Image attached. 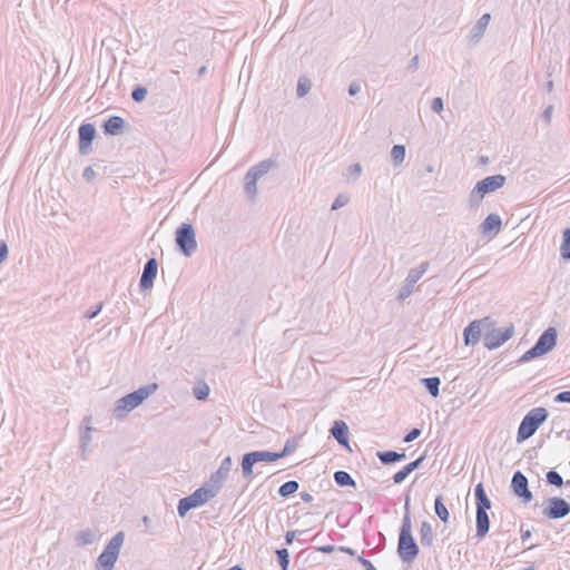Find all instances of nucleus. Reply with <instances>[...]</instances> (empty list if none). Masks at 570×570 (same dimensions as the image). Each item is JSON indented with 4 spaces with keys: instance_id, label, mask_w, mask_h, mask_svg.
<instances>
[{
    "instance_id": "f257e3e1",
    "label": "nucleus",
    "mask_w": 570,
    "mask_h": 570,
    "mask_svg": "<svg viewBox=\"0 0 570 570\" xmlns=\"http://www.w3.org/2000/svg\"><path fill=\"white\" fill-rule=\"evenodd\" d=\"M409 497H406L405 500V507H404V515L402 519V524L400 529L399 534V542H397V553L399 557L403 562H411L413 561L419 552V546L416 544L413 535H412V523H411V515H410V509H409Z\"/></svg>"
},
{
    "instance_id": "f03ea898",
    "label": "nucleus",
    "mask_w": 570,
    "mask_h": 570,
    "mask_svg": "<svg viewBox=\"0 0 570 570\" xmlns=\"http://www.w3.org/2000/svg\"><path fill=\"white\" fill-rule=\"evenodd\" d=\"M158 389L157 383H150L144 386H140L138 390L126 394L120 397L114 407V415L117 419L125 417L130 411L138 407L147 397L154 394Z\"/></svg>"
},
{
    "instance_id": "7ed1b4c3",
    "label": "nucleus",
    "mask_w": 570,
    "mask_h": 570,
    "mask_svg": "<svg viewBox=\"0 0 570 570\" xmlns=\"http://www.w3.org/2000/svg\"><path fill=\"white\" fill-rule=\"evenodd\" d=\"M507 177L501 174L488 176L475 184L469 195V206L479 207L487 194L493 193L504 186Z\"/></svg>"
},
{
    "instance_id": "20e7f679",
    "label": "nucleus",
    "mask_w": 570,
    "mask_h": 570,
    "mask_svg": "<svg viewBox=\"0 0 570 570\" xmlns=\"http://www.w3.org/2000/svg\"><path fill=\"white\" fill-rule=\"evenodd\" d=\"M558 332L554 327H548L537 340L535 344L528 350L519 360L518 363H527L533 358L546 355L557 345Z\"/></svg>"
},
{
    "instance_id": "39448f33",
    "label": "nucleus",
    "mask_w": 570,
    "mask_h": 570,
    "mask_svg": "<svg viewBox=\"0 0 570 570\" xmlns=\"http://www.w3.org/2000/svg\"><path fill=\"white\" fill-rule=\"evenodd\" d=\"M548 411L544 407L531 409L522 419L518 429V441L531 438L548 419Z\"/></svg>"
},
{
    "instance_id": "423d86ee",
    "label": "nucleus",
    "mask_w": 570,
    "mask_h": 570,
    "mask_svg": "<svg viewBox=\"0 0 570 570\" xmlns=\"http://www.w3.org/2000/svg\"><path fill=\"white\" fill-rule=\"evenodd\" d=\"M299 438H293L287 440L284 448L279 452H272V451H252L248 453H245L242 456L240 463H258V462H275L278 459H282L284 456H287L288 454L293 453L297 446H298Z\"/></svg>"
},
{
    "instance_id": "0eeeda50",
    "label": "nucleus",
    "mask_w": 570,
    "mask_h": 570,
    "mask_svg": "<svg viewBox=\"0 0 570 570\" xmlns=\"http://www.w3.org/2000/svg\"><path fill=\"white\" fill-rule=\"evenodd\" d=\"M175 243L178 250L186 257H190L197 249L196 233L189 223H183L175 233Z\"/></svg>"
},
{
    "instance_id": "6e6552de",
    "label": "nucleus",
    "mask_w": 570,
    "mask_h": 570,
    "mask_svg": "<svg viewBox=\"0 0 570 570\" xmlns=\"http://www.w3.org/2000/svg\"><path fill=\"white\" fill-rule=\"evenodd\" d=\"M274 166L271 159L263 160L257 165L249 168L245 175V191L250 200H254L257 195V180L267 174Z\"/></svg>"
},
{
    "instance_id": "1a4fd4ad",
    "label": "nucleus",
    "mask_w": 570,
    "mask_h": 570,
    "mask_svg": "<svg viewBox=\"0 0 570 570\" xmlns=\"http://www.w3.org/2000/svg\"><path fill=\"white\" fill-rule=\"evenodd\" d=\"M212 499L207 495L205 489L198 488L191 494L181 498L177 504V513L180 518H185L186 514L198 507L206 504Z\"/></svg>"
},
{
    "instance_id": "9d476101",
    "label": "nucleus",
    "mask_w": 570,
    "mask_h": 570,
    "mask_svg": "<svg viewBox=\"0 0 570 570\" xmlns=\"http://www.w3.org/2000/svg\"><path fill=\"white\" fill-rule=\"evenodd\" d=\"M570 513V503L560 497H552L546 500L542 514L550 520L562 519Z\"/></svg>"
},
{
    "instance_id": "9b49d317",
    "label": "nucleus",
    "mask_w": 570,
    "mask_h": 570,
    "mask_svg": "<svg viewBox=\"0 0 570 570\" xmlns=\"http://www.w3.org/2000/svg\"><path fill=\"white\" fill-rule=\"evenodd\" d=\"M430 267L429 262H422L417 267L411 268L409 271V274L404 281V284L402 285L397 298L403 301L407 298L412 293L415 284L419 282V279L428 272Z\"/></svg>"
},
{
    "instance_id": "f8f14e48",
    "label": "nucleus",
    "mask_w": 570,
    "mask_h": 570,
    "mask_svg": "<svg viewBox=\"0 0 570 570\" xmlns=\"http://www.w3.org/2000/svg\"><path fill=\"white\" fill-rule=\"evenodd\" d=\"M229 471L228 465H219L218 470L212 473L209 479L202 485V489H205L210 499L215 498L220 492L229 475Z\"/></svg>"
},
{
    "instance_id": "ddd939ff",
    "label": "nucleus",
    "mask_w": 570,
    "mask_h": 570,
    "mask_svg": "<svg viewBox=\"0 0 570 570\" xmlns=\"http://www.w3.org/2000/svg\"><path fill=\"white\" fill-rule=\"evenodd\" d=\"M514 334V326L511 324L504 330L491 328L484 334L483 344L488 350H495L509 341Z\"/></svg>"
},
{
    "instance_id": "4468645a",
    "label": "nucleus",
    "mask_w": 570,
    "mask_h": 570,
    "mask_svg": "<svg viewBox=\"0 0 570 570\" xmlns=\"http://www.w3.org/2000/svg\"><path fill=\"white\" fill-rule=\"evenodd\" d=\"M492 324L490 317L472 321L463 332L465 345H475L481 338L482 331L490 328Z\"/></svg>"
},
{
    "instance_id": "2eb2a0df",
    "label": "nucleus",
    "mask_w": 570,
    "mask_h": 570,
    "mask_svg": "<svg viewBox=\"0 0 570 570\" xmlns=\"http://www.w3.org/2000/svg\"><path fill=\"white\" fill-rule=\"evenodd\" d=\"M79 134V154L88 155L91 151V145L96 138V127L92 124L86 122L80 125L78 129Z\"/></svg>"
},
{
    "instance_id": "dca6fc26",
    "label": "nucleus",
    "mask_w": 570,
    "mask_h": 570,
    "mask_svg": "<svg viewBox=\"0 0 570 570\" xmlns=\"http://www.w3.org/2000/svg\"><path fill=\"white\" fill-rule=\"evenodd\" d=\"M528 484V478L521 471L514 472L511 481L512 491L518 498L522 499L523 502L525 503L530 502L533 498Z\"/></svg>"
},
{
    "instance_id": "f3484780",
    "label": "nucleus",
    "mask_w": 570,
    "mask_h": 570,
    "mask_svg": "<svg viewBox=\"0 0 570 570\" xmlns=\"http://www.w3.org/2000/svg\"><path fill=\"white\" fill-rule=\"evenodd\" d=\"M158 263L156 258H149L142 269V274L139 281V287L141 291L149 289L154 285V281L157 276Z\"/></svg>"
},
{
    "instance_id": "a211bd4d",
    "label": "nucleus",
    "mask_w": 570,
    "mask_h": 570,
    "mask_svg": "<svg viewBox=\"0 0 570 570\" xmlns=\"http://www.w3.org/2000/svg\"><path fill=\"white\" fill-rule=\"evenodd\" d=\"M91 420L92 417L90 415H87L83 417L81 426H80V450H81V460L86 461L88 458L86 456L88 444L91 442L92 439V432L96 430L91 426Z\"/></svg>"
},
{
    "instance_id": "6ab92c4d",
    "label": "nucleus",
    "mask_w": 570,
    "mask_h": 570,
    "mask_svg": "<svg viewBox=\"0 0 570 570\" xmlns=\"http://www.w3.org/2000/svg\"><path fill=\"white\" fill-rule=\"evenodd\" d=\"M491 20L490 13L482 14L476 23L471 28L468 39L471 43H478L483 37Z\"/></svg>"
},
{
    "instance_id": "aec40b11",
    "label": "nucleus",
    "mask_w": 570,
    "mask_h": 570,
    "mask_svg": "<svg viewBox=\"0 0 570 570\" xmlns=\"http://www.w3.org/2000/svg\"><path fill=\"white\" fill-rule=\"evenodd\" d=\"M502 226V219L498 214H489L480 225V232L483 235H497Z\"/></svg>"
},
{
    "instance_id": "412c9836",
    "label": "nucleus",
    "mask_w": 570,
    "mask_h": 570,
    "mask_svg": "<svg viewBox=\"0 0 570 570\" xmlns=\"http://www.w3.org/2000/svg\"><path fill=\"white\" fill-rule=\"evenodd\" d=\"M331 433L338 444L348 448V426L344 421H335Z\"/></svg>"
},
{
    "instance_id": "4be33fe9",
    "label": "nucleus",
    "mask_w": 570,
    "mask_h": 570,
    "mask_svg": "<svg viewBox=\"0 0 570 570\" xmlns=\"http://www.w3.org/2000/svg\"><path fill=\"white\" fill-rule=\"evenodd\" d=\"M474 497L476 504V512H488L491 509V501L488 498L482 483H478L474 488Z\"/></svg>"
},
{
    "instance_id": "5701e85b",
    "label": "nucleus",
    "mask_w": 570,
    "mask_h": 570,
    "mask_svg": "<svg viewBox=\"0 0 570 570\" xmlns=\"http://www.w3.org/2000/svg\"><path fill=\"white\" fill-rule=\"evenodd\" d=\"M106 173L107 166L104 165V160H99L86 167L82 177L87 183H91L96 177H104Z\"/></svg>"
},
{
    "instance_id": "b1692460",
    "label": "nucleus",
    "mask_w": 570,
    "mask_h": 570,
    "mask_svg": "<svg viewBox=\"0 0 570 570\" xmlns=\"http://www.w3.org/2000/svg\"><path fill=\"white\" fill-rule=\"evenodd\" d=\"M490 530V518L488 512H476V532L475 537L484 538Z\"/></svg>"
},
{
    "instance_id": "393cba45",
    "label": "nucleus",
    "mask_w": 570,
    "mask_h": 570,
    "mask_svg": "<svg viewBox=\"0 0 570 570\" xmlns=\"http://www.w3.org/2000/svg\"><path fill=\"white\" fill-rule=\"evenodd\" d=\"M375 456L380 459L381 463H395L407 458L404 451H377Z\"/></svg>"
},
{
    "instance_id": "a878e982",
    "label": "nucleus",
    "mask_w": 570,
    "mask_h": 570,
    "mask_svg": "<svg viewBox=\"0 0 570 570\" xmlns=\"http://www.w3.org/2000/svg\"><path fill=\"white\" fill-rule=\"evenodd\" d=\"M434 540L433 528L430 522L423 521L420 528V543L422 547H431Z\"/></svg>"
},
{
    "instance_id": "bb28decb",
    "label": "nucleus",
    "mask_w": 570,
    "mask_h": 570,
    "mask_svg": "<svg viewBox=\"0 0 570 570\" xmlns=\"http://www.w3.org/2000/svg\"><path fill=\"white\" fill-rule=\"evenodd\" d=\"M422 384L426 389V391L433 396L436 397L440 394V385L441 380L438 376L423 377L421 379Z\"/></svg>"
},
{
    "instance_id": "cd10ccee",
    "label": "nucleus",
    "mask_w": 570,
    "mask_h": 570,
    "mask_svg": "<svg viewBox=\"0 0 570 570\" xmlns=\"http://www.w3.org/2000/svg\"><path fill=\"white\" fill-rule=\"evenodd\" d=\"M560 256L563 261H570V228L562 232V240L560 245Z\"/></svg>"
},
{
    "instance_id": "c85d7f7f",
    "label": "nucleus",
    "mask_w": 570,
    "mask_h": 570,
    "mask_svg": "<svg viewBox=\"0 0 570 570\" xmlns=\"http://www.w3.org/2000/svg\"><path fill=\"white\" fill-rule=\"evenodd\" d=\"M434 512L440 518L441 521L446 523L450 518V513L446 509V507L443 503L442 495H438L434 501Z\"/></svg>"
},
{
    "instance_id": "c756f323",
    "label": "nucleus",
    "mask_w": 570,
    "mask_h": 570,
    "mask_svg": "<svg viewBox=\"0 0 570 570\" xmlns=\"http://www.w3.org/2000/svg\"><path fill=\"white\" fill-rule=\"evenodd\" d=\"M334 480L338 487H355V481L346 471H336L334 473Z\"/></svg>"
},
{
    "instance_id": "7c9ffc66",
    "label": "nucleus",
    "mask_w": 570,
    "mask_h": 570,
    "mask_svg": "<svg viewBox=\"0 0 570 570\" xmlns=\"http://www.w3.org/2000/svg\"><path fill=\"white\" fill-rule=\"evenodd\" d=\"M125 127V120L119 116L109 117V136L119 135Z\"/></svg>"
},
{
    "instance_id": "2f4dec72",
    "label": "nucleus",
    "mask_w": 570,
    "mask_h": 570,
    "mask_svg": "<svg viewBox=\"0 0 570 570\" xmlns=\"http://www.w3.org/2000/svg\"><path fill=\"white\" fill-rule=\"evenodd\" d=\"M298 488H299V484L297 481H295V480L286 481L285 483H283L279 487L278 494L282 498H287L291 494L295 493L298 490Z\"/></svg>"
},
{
    "instance_id": "473e14b6",
    "label": "nucleus",
    "mask_w": 570,
    "mask_h": 570,
    "mask_svg": "<svg viewBox=\"0 0 570 570\" xmlns=\"http://www.w3.org/2000/svg\"><path fill=\"white\" fill-rule=\"evenodd\" d=\"M405 146L404 145H394L391 150V157L394 166H400L405 159Z\"/></svg>"
},
{
    "instance_id": "72a5a7b5",
    "label": "nucleus",
    "mask_w": 570,
    "mask_h": 570,
    "mask_svg": "<svg viewBox=\"0 0 570 570\" xmlns=\"http://www.w3.org/2000/svg\"><path fill=\"white\" fill-rule=\"evenodd\" d=\"M420 465H404V468L393 475V482L395 484L402 483L415 469Z\"/></svg>"
},
{
    "instance_id": "f704fd0d",
    "label": "nucleus",
    "mask_w": 570,
    "mask_h": 570,
    "mask_svg": "<svg viewBox=\"0 0 570 570\" xmlns=\"http://www.w3.org/2000/svg\"><path fill=\"white\" fill-rule=\"evenodd\" d=\"M76 540L79 546L92 543L95 540V533L91 530L79 531L76 535Z\"/></svg>"
},
{
    "instance_id": "c9c22d12",
    "label": "nucleus",
    "mask_w": 570,
    "mask_h": 570,
    "mask_svg": "<svg viewBox=\"0 0 570 570\" xmlns=\"http://www.w3.org/2000/svg\"><path fill=\"white\" fill-rule=\"evenodd\" d=\"M276 557H277V561H278L282 570H288V566H289L288 550L286 548L277 549Z\"/></svg>"
},
{
    "instance_id": "e433bc0d",
    "label": "nucleus",
    "mask_w": 570,
    "mask_h": 570,
    "mask_svg": "<svg viewBox=\"0 0 570 570\" xmlns=\"http://www.w3.org/2000/svg\"><path fill=\"white\" fill-rule=\"evenodd\" d=\"M312 83L309 79L301 77L297 82L296 94L299 98L304 97L311 90Z\"/></svg>"
},
{
    "instance_id": "4c0bfd02",
    "label": "nucleus",
    "mask_w": 570,
    "mask_h": 570,
    "mask_svg": "<svg viewBox=\"0 0 570 570\" xmlns=\"http://www.w3.org/2000/svg\"><path fill=\"white\" fill-rule=\"evenodd\" d=\"M547 482L551 485H556L557 488H561L563 485L562 476L554 470H550L547 473Z\"/></svg>"
},
{
    "instance_id": "58836bf2",
    "label": "nucleus",
    "mask_w": 570,
    "mask_h": 570,
    "mask_svg": "<svg viewBox=\"0 0 570 570\" xmlns=\"http://www.w3.org/2000/svg\"><path fill=\"white\" fill-rule=\"evenodd\" d=\"M147 96V89L142 86H137L131 91V98L136 102H141Z\"/></svg>"
},
{
    "instance_id": "ea45409f",
    "label": "nucleus",
    "mask_w": 570,
    "mask_h": 570,
    "mask_svg": "<svg viewBox=\"0 0 570 570\" xmlns=\"http://www.w3.org/2000/svg\"><path fill=\"white\" fill-rule=\"evenodd\" d=\"M125 540V533L124 531L117 532L110 540H109V547L115 549H120Z\"/></svg>"
},
{
    "instance_id": "a19ab883",
    "label": "nucleus",
    "mask_w": 570,
    "mask_h": 570,
    "mask_svg": "<svg viewBox=\"0 0 570 570\" xmlns=\"http://www.w3.org/2000/svg\"><path fill=\"white\" fill-rule=\"evenodd\" d=\"M97 570H107V546L98 557Z\"/></svg>"
},
{
    "instance_id": "79ce46f5",
    "label": "nucleus",
    "mask_w": 570,
    "mask_h": 570,
    "mask_svg": "<svg viewBox=\"0 0 570 570\" xmlns=\"http://www.w3.org/2000/svg\"><path fill=\"white\" fill-rule=\"evenodd\" d=\"M431 108L434 112L436 114H441L443 111V108H444V102H443V99L441 97H435L433 100H432V105H431Z\"/></svg>"
},
{
    "instance_id": "37998d69",
    "label": "nucleus",
    "mask_w": 570,
    "mask_h": 570,
    "mask_svg": "<svg viewBox=\"0 0 570 570\" xmlns=\"http://www.w3.org/2000/svg\"><path fill=\"white\" fill-rule=\"evenodd\" d=\"M209 394V389L207 385H204L203 387H197L194 390V395L197 400H205Z\"/></svg>"
},
{
    "instance_id": "c03bdc74",
    "label": "nucleus",
    "mask_w": 570,
    "mask_h": 570,
    "mask_svg": "<svg viewBox=\"0 0 570 570\" xmlns=\"http://www.w3.org/2000/svg\"><path fill=\"white\" fill-rule=\"evenodd\" d=\"M120 549L109 548V570H112L119 557Z\"/></svg>"
},
{
    "instance_id": "a18cd8bd",
    "label": "nucleus",
    "mask_w": 570,
    "mask_h": 570,
    "mask_svg": "<svg viewBox=\"0 0 570 570\" xmlns=\"http://www.w3.org/2000/svg\"><path fill=\"white\" fill-rule=\"evenodd\" d=\"M422 431L417 428L412 429L403 439L405 443L416 440L421 435Z\"/></svg>"
},
{
    "instance_id": "49530a36",
    "label": "nucleus",
    "mask_w": 570,
    "mask_h": 570,
    "mask_svg": "<svg viewBox=\"0 0 570 570\" xmlns=\"http://www.w3.org/2000/svg\"><path fill=\"white\" fill-rule=\"evenodd\" d=\"M362 173V167L358 163L353 164L348 167V174L353 177L354 180H356Z\"/></svg>"
},
{
    "instance_id": "de8ad7c7",
    "label": "nucleus",
    "mask_w": 570,
    "mask_h": 570,
    "mask_svg": "<svg viewBox=\"0 0 570 570\" xmlns=\"http://www.w3.org/2000/svg\"><path fill=\"white\" fill-rule=\"evenodd\" d=\"M557 403H570V391H563L554 396Z\"/></svg>"
},
{
    "instance_id": "09e8293b",
    "label": "nucleus",
    "mask_w": 570,
    "mask_h": 570,
    "mask_svg": "<svg viewBox=\"0 0 570 570\" xmlns=\"http://www.w3.org/2000/svg\"><path fill=\"white\" fill-rule=\"evenodd\" d=\"M9 249L4 240L0 242V264L8 257Z\"/></svg>"
},
{
    "instance_id": "8fccbe9b",
    "label": "nucleus",
    "mask_w": 570,
    "mask_h": 570,
    "mask_svg": "<svg viewBox=\"0 0 570 570\" xmlns=\"http://www.w3.org/2000/svg\"><path fill=\"white\" fill-rule=\"evenodd\" d=\"M357 561L365 568V570H377L368 559H365L362 556L357 557Z\"/></svg>"
},
{
    "instance_id": "3c124183",
    "label": "nucleus",
    "mask_w": 570,
    "mask_h": 570,
    "mask_svg": "<svg viewBox=\"0 0 570 570\" xmlns=\"http://www.w3.org/2000/svg\"><path fill=\"white\" fill-rule=\"evenodd\" d=\"M104 306V302H100L95 309H89L86 312V317L91 320L98 315V313L101 311Z\"/></svg>"
},
{
    "instance_id": "603ef678",
    "label": "nucleus",
    "mask_w": 570,
    "mask_h": 570,
    "mask_svg": "<svg viewBox=\"0 0 570 570\" xmlns=\"http://www.w3.org/2000/svg\"><path fill=\"white\" fill-rule=\"evenodd\" d=\"M361 90V86L358 82L356 81H353L350 86H348V94L350 96H355L360 92Z\"/></svg>"
},
{
    "instance_id": "864d4df0",
    "label": "nucleus",
    "mask_w": 570,
    "mask_h": 570,
    "mask_svg": "<svg viewBox=\"0 0 570 570\" xmlns=\"http://www.w3.org/2000/svg\"><path fill=\"white\" fill-rule=\"evenodd\" d=\"M254 465H242V472L244 478L249 479L253 474Z\"/></svg>"
},
{
    "instance_id": "5fc2aeb1",
    "label": "nucleus",
    "mask_w": 570,
    "mask_h": 570,
    "mask_svg": "<svg viewBox=\"0 0 570 570\" xmlns=\"http://www.w3.org/2000/svg\"><path fill=\"white\" fill-rule=\"evenodd\" d=\"M419 68V56H414L409 63V69L415 71Z\"/></svg>"
},
{
    "instance_id": "6e6d98bb",
    "label": "nucleus",
    "mask_w": 570,
    "mask_h": 570,
    "mask_svg": "<svg viewBox=\"0 0 570 570\" xmlns=\"http://www.w3.org/2000/svg\"><path fill=\"white\" fill-rule=\"evenodd\" d=\"M295 535H296V531H288V532H286V534H285V542H286V544H292L293 541H294Z\"/></svg>"
},
{
    "instance_id": "4d7b16f0",
    "label": "nucleus",
    "mask_w": 570,
    "mask_h": 570,
    "mask_svg": "<svg viewBox=\"0 0 570 570\" xmlns=\"http://www.w3.org/2000/svg\"><path fill=\"white\" fill-rule=\"evenodd\" d=\"M345 204L344 200H342V196H338L334 203L332 204V209L335 210L337 208H340L341 206H343Z\"/></svg>"
},
{
    "instance_id": "13d9d810",
    "label": "nucleus",
    "mask_w": 570,
    "mask_h": 570,
    "mask_svg": "<svg viewBox=\"0 0 570 570\" xmlns=\"http://www.w3.org/2000/svg\"><path fill=\"white\" fill-rule=\"evenodd\" d=\"M552 106H549L544 109L543 114H542V117L544 118L546 121H550L551 119V114H552Z\"/></svg>"
},
{
    "instance_id": "bf43d9fd",
    "label": "nucleus",
    "mask_w": 570,
    "mask_h": 570,
    "mask_svg": "<svg viewBox=\"0 0 570 570\" xmlns=\"http://www.w3.org/2000/svg\"><path fill=\"white\" fill-rule=\"evenodd\" d=\"M520 532H521V540L523 542L527 541L531 537V531L530 530H524L523 525H521Z\"/></svg>"
},
{
    "instance_id": "052dcab7",
    "label": "nucleus",
    "mask_w": 570,
    "mask_h": 570,
    "mask_svg": "<svg viewBox=\"0 0 570 570\" xmlns=\"http://www.w3.org/2000/svg\"><path fill=\"white\" fill-rule=\"evenodd\" d=\"M299 497L306 503H309L313 501V497L308 492H301Z\"/></svg>"
},
{
    "instance_id": "680f3d73",
    "label": "nucleus",
    "mask_w": 570,
    "mask_h": 570,
    "mask_svg": "<svg viewBox=\"0 0 570 570\" xmlns=\"http://www.w3.org/2000/svg\"><path fill=\"white\" fill-rule=\"evenodd\" d=\"M424 460H425V454H422V455L417 456L416 459H414L413 461H411L410 463L419 464V463H423Z\"/></svg>"
},
{
    "instance_id": "e2e57ef3",
    "label": "nucleus",
    "mask_w": 570,
    "mask_h": 570,
    "mask_svg": "<svg viewBox=\"0 0 570 570\" xmlns=\"http://www.w3.org/2000/svg\"><path fill=\"white\" fill-rule=\"evenodd\" d=\"M107 127H108V124H107V119H104L100 124V129L102 130V132L105 135H107Z\"/></svg>"
},
{
    "instance_id": "0e129e2a",
    "label": "nucleus",
    "mask_w": 570,
    "mask_h": 570,
    "mask_svg": "<svg viewBox=\"0 0 570 570\" xmlns=\"http://www.w3.org/2000/svg\"><path fill=\"white\" fill-rule=\"evenodd\" d=\"M206 71H207L206 66H202V67L197 70V75H198L199 77H202V76H204V75L206 73Z\"/></svg>"
},
{
    "instance_id": "69168bd1",
    "label": "nucleus",
    "mask_w": 570,
    "mask_h": 570,
    "mask_svg": "<svg viewBox=\"0 0 570 570\" xmlns=\"http://www.w3.org/2000/svg\"><path fill=\"white\" fill-rule=\"evenodd\" d=\"M342 550L346 553H348L350 556H355L356 554V551L352 548H342Z\"/></svg>"
},
{
    "instance_id": "338daca9",
    "label": "nucleus",
    "mask_w": 570,
    "mask_h": 570,
    "mask_svg": "<svg viewBox=\"0 0 570 570\" xmlns=\"http://www.w3.org/2000/svg\"><path fill=\"white\" fill-rule=\"evenodd\" d=\"M320 550L323 551V552H331V551H333V547L332 546H326V547H322Z\"/></svg>"
},
{
    "instance_id": "774afa93",
    "label": "nucleus",
    "mask_w": 570,
    "mask_h": 570,
    "mask_svg": "<svg viewBox=\"0 0 570 570\" xmlns=\"http://www.w3.org/2000/svg\"><path fill=\"white\" fill-rule=\"evenodd\" d=\"M220 463H232V458L229 455L222 459Z\"/></svg>"
}]
</instances>
